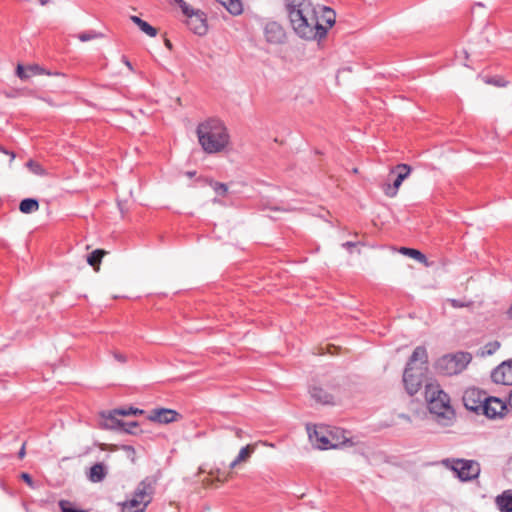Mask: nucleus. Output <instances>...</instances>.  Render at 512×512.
<instances>
[{"mask_svg":"<svg viewBox=\"0 0 512 512\" xmlns=\"http://www.w3.org/2000/svg\"><path fill=\"white\" fill-rule=\"evenodd\" d=\"M294 32L305 40L323 38L335 22V13L326 6L314 5L311 0H285Z\"/></svg>","mask_w":512,"mask_h":512,"instance_id":"1","label":"nucleus"},{"mask_svg":"<svg viewBox=\"0 0 512 512\" xmlns=\"http://www.w3.org/2000/svg\"><path fill=\"white\" fill-rule=\"evenodd\" d=\"M196 134L200 146L208 154L220 153L230 143L228 129L218 118H208L199 123Z\"/></svg>","mask_w":512,"mask_h":512,"instance_id":"2","label":"nucleus"},{"mask_svg":"<svg viewBox=\"0 0 512 512\" xmlns=\"http://www.w3.org/2000/svg\"><path fill=\"white\" fill-rule=\"evenodd\" d=\"M425 398L428 409L434 415L435 421L442 427H449L454 423L455 411L450 405V398L439 384L429 383L425 386Z\"/></svg>","mask_w":512,"mask_h":512,"instance_id":"3","label":"nucleus"},{"mask_svg":"<svg viewBox=\"0 0 512 512\" xmlns=\"http://www.w3.org/2000/svg\"><path fill=\"white\" fill-rule=\"evenodd\" d=\"M427 350L423 346L414 349L403 373V383L409 395L416 394L422 387L428 370Z\"/></svg>","mask_w":512,"mask_h":512,"instance_id":"4","label":"nucleus"},{"mask_svg":"<svg viewBox=\"0 0 512 512\" xmlns=\"http://www.w3.org/2000/svg\"><path fill=\"white\" fill-rule=\"evenodd\" d=\"M306 430L312 445L321 450L338 448L349 441L347 437H344L343 441L335 440V435L329 432L325 426L307 424Z\"/></svg>","mask_w":512,"mask_h":512,"instance_id":"5","label":"nucleus"},{"mask_svg":"<svg viewBox=\"0 0 512 512\" xmlns=\"http://www.w3.org/2000/svg\"><path fill=\"white\" fill-rule=\"evenodd\" d=\"M471 355L466 352L442 356L436 363L437 369L445 375H454L462 372L471 362Z\"/></svg>","mask_w":512,"mask_h":512,"instance_id":"6","label":"nucleus"},{"mask_svg":"<svg viewBox=\"0 0 512 512\" xmlns=\"http://www.w3.org/2000/svg\"><path fill=\"white\" fill-rule=\"evenodd\" d=\"M452 470L463 481L476 478L480 473V466L476 461L457 459L453 461Z\"/></svg>","mask_w":512,"mask_h":512,"instance_id":"7","label":"nucleus"},{"mask_svg":"<svg viewBox=\"0 0 512 512\" xmlns=\"http://www.w3.org/2000/svg\"><path fill=\"white\" fill-rule=\"evenodd\" d=\"M154 489L150 481L147 479L141 481L137 488L135 489L133 493V498L138 500L140 502V508L139 510H136V512H145L146 507L151 503L152 501V495H153Z\"/></svg>","mask_w":512,"mask_h":512,"instance_id":"8","label":"nucleus"},{"mask_svg":"<svg viewBox=\"0 0 512 512\" xmlns=\"http://www.w3.org/2000/svg\"><path fill=\"white\" fill-rule=\"evenodd\" d=\"M392 172H397V177L393 184H386L384 193L388 197H395L402 182L410 175L411 167L407 164H398Z\"/></svg>","mask_w":512,"mask_h":512,"instance_id":"9","label":"nucleus"},{"mask_svg":"<svg viewBox=\"0 0 512 512\" xmlns=\"http://www.w3.org/2000/svg\"><path fill=\"white\" fill-rule=\"evenodd\" d=\"M486 397L487 395L485 393L478 389L471 388L464 392L463 402L467 409L478 412L483 410V400H486Z\"/></svg>","mask_w":512,"mask_h":512,"instance_id":"10","label":"nucleus"},{"mask_svg":"<svg viewBox=\"0 0 512 512\" xmlns=\"http://www.w3.org/2000/svg\"><path fill=\"white\" fill-rule=\"evenodd\" d=\"M491 378L496 384L512 385V359L498 365L492 371Z\"/></svg>","mask_w":512,"mask_h":512,"instance_id":"11","label":"nucleus"},{"mask_svg":"<svg viewBox=\"0 0 512 512\" xmlns=\"http://www.w3.org/2000/svg\"><path fill=\"white\" fill-rule=\"evenodd\" d=\"M482 412L491 419L500 418L507 409L506 404L497 397H486Z\"/></svg>","mask_w":512,"mask_h":512,"instance_id":"12","label":"nucleus"},{"mask_svg":"<svg viewBox=\"0 0 512 512\" xmlns=\"http://www.w3.org/2000/svg\"><path fill=\"white\" fill-rule=\"evenodd\" d=\"M180 418L181 415L177 411L167 408L153 409L148 416L150 421L161 424H169Z\"/></svg>","mask_w":512,"mask_h":512,"instance_id":"13","label":"nucleus"},{"mask_svg":"<svg viewBox=\"0 0 512 512\" xmlns=\"http://www.w3.org/2000/svg\"><path fill=\"white\" fill-rule=\"evenodd\" d=\"M187 25L197 35H204L207 32L205 15L200 10H196L187 17Z\"/></svg>","mask_w":512,"mask_h":512,"instance_id":"14","label":"nucleus"},{"mask_svg":"<svg viewBox=\"0 0 512 512\" xmlns=\"http://www.w3.org/2000/svg\"><path fill=\"white\" fill-rule=\"evenodd\" d=\"M118 414H114V410L109 412L108 414L102 413L101 416L103 418V422L101 426L105 429H120L124 427L126 424L124 421L119 420L116 416Z\"/></svg>","mask_w":512,"mask_h":512,"instance_id":"15","label":"nucleus"},{"mask_svg":"<svg viewBox=\"0 0 512 512\" xmlns=\"http://www.w3.org/2000/svg\"><path fill=\"white\" fill-rule=\"evenodd\" d=\"M107 475V469L103 463L94 464L88 473V479L93 483L102 482Z\"/></svg>","mask_w":512,"mask_h":512,"instance_id":"16","label":"nucleus"},{"mask_svg":"<svg viewBox=\"0 0 512 512\" xmlns=\"http://www.w3.org/2000/svg\"><path fill=\"white\" fill-rule=\"evenodd\" d=\"M42 73H44V70L37 65L25 68L21 64H18L16 68V74L21 80H27L33 75Z\"/></svg>","mask_w":512,"mask_h":512,"instance_id":"17","label":"nucleus"},{"mask_svg":"<svg viewBox=\"0 0 512 512\" xmlns=\"http://www.w3.org/2000/svg\"><path fill=\"white\" fill-rule=\"evenodd\" d=\"M311 397L320 404H333V397L324 391L321 387H312L310 390Z\"/></svg>","mask_w":512,"mask_h":512,"instance_id":"18","label":"nucleus"},{"mask_svg":"<svg viewBox=\"0 0 512 512\" xmlns=\"http://www.w3.org/2000/svg\"><path fill=\"white\" fill-rule=\"evenodd\" d=\"M496 504L501 511L512 512V491H505L497 496Z\"/></svg>","mask_w":512,"mask_h":512,"instance_id":"19","label":"nucleus"},{"mask_svg":"<svg viewBox=\"0 0 512 512\" xmlns=\"http://www.w3.org/2000/svg\"><path fill=\"white\" fill-rule=\"evenodd\" d=\"M254 450H255V445L249 444V445L243 447L239 451L237 457L230 463L229 467L231 469H233L241 462L247 461L250 458V456L252 455V453L254 452Z\"/></svg>","mask_w":512,"mask_h":512,"instance_id":"20","label":"nucleus"},{"mask_svg":"<svg viewBox=\"0 0 512 512\" xmlns=\"http://www.w3.org/2000/svg\"><path fill=\"white\" fill-rule=\"evenodd\" d=\"M227 9L232 15H240L243 12V5L240 0H216Z\"/></svg>","mask_w":512,"mask_h":512,"instance_id":"21","label":"nucleus"},{"mask_svg":"<svg viewBox=\"0 0 512 512\" xmlns=\"http://www.w3.org/2000/svg\"><path fill=\"white\" fill-rule=\"evenodd\" d=\"M130 20L136 24L139 29L150 37H155L157 35V29L152 27L148 22L142 20L138 16H130Z\"/></svg>","mask_w":512,"mask_h":512,"instance_id":"22","label":"nucleus"},{"mask_svg":"<svg viewBox=\"0 0 512 512\" xmlns=\"http://www.w3.org/2000/svg\"><path fill=\"white\" fill-rule=\"evenodd\" d=\"M265 33L269 42H279L283 36L281 28L275 23L267 25Z\"/></svg>","mask_w":512,"mask_h":512,"instance_id":"23","label":"nucleus"},{"mask_svg":"<svg viewBox=\"0 0 512 512\" xmlns=\"http://www.w3.org/2000/svg\"><path fill=\"white\" fill-rule=\"evenodd\" d=\"M107 254V251L103 249H96L92 253H90L87 257V262L90 266L94 267L95 271H99V265L104 255Z\"/></svg>","mask_w":512,"mask_h":512,"instance_id":"24","label":"nucleus"},{"mask_svg":"<svg viewBox=\"0 0 512 512\" xmlns=\"http://www.w3.org/2000/svg\"><path fill=\"white\" fill-rule=\"evenodd\" d=\"M19 209L25 214L33 213L39 209V203L36 199L26 198L20 202Z\"/></svg>","mask_w":512,"mask_h":512,"instance_id":"25","label":"nucleus"},{"mask_svg":"<svg viewBox=\"0 0 512 512\" xmlns=\"http://www.w3.org/2000/svg\"><path fill=\"white\" fill-rule=\"evenodd\" d=\"M399 251L403 255H407V256L417 260L420 263L427 264L426 256L422 252H420L419 250L412 249V248H407V247H401Z\"/></svg>","mask_w":512,"mask_h":512,"instance_id":"26","label":"nucleus"},{"mask_svg":"<svg viewBox=\"0 0 512 512\" xmlns=\"http://www.w3.org/2000/svg\"><path fill=\"white\" fill-rule=\"evenodd\" d=\"M139 509H141L140 502L133 497L122 503V512H136Z\"/></svg>","mask_w":512,"mask_h":512,"instance_id":"27","label":"nucleus"},{"mask_svg":"<svg viewBox=\"0 0 512 512\" xmlns=\"http://www.w3.org/2000/svg\"><path fill=\"white\" fill-rule=\"evenodd\" d=\"M26 166L35 175L43 176V175L46 174V170L38 162H35L33 160H29L26 163Z\"/></svg>","mask_w":512,"mask_h":512,"instance_id":"28","label":"nucleus"},{"mask_svg":"<svg viewBox=\"0 0 512 512\" xmlns=\"http://www.w3.org/2000/svg\"><path fill=\"white\" fill-rule=\"evenodd\" d=\"M210 186L218 196L225 197L228 194V186L224 183L210 181Z\"/></svg>","mask_w":512,"mask_h":512,"instance_id":"29","label":"nucleus"},{"mask_svg":"<svg viewBox=\"0 0 512 512\" xmlns=\"http://www.w3.org/2000/svg\"><path fill=\"white\" fill-rule=\"evenodd\" d=\"M143 413H144L143 410L138 409V408H133V407L120 408V409L114 410V414H118L120 416H129V415H136V414H143Z\"/></svg>","mask_w":512,"mask_h":512,"instance_id":"30","label":"nucleus"},{"mask_svg":"<svg viewBox=\"0 0 512 512\" xmlns=\"http://www.w3.org/2000/svg\"><path fill=\"white\" fill-rule=\"evenodd\" d=\"M59 507L62 512H87L85 510L76 508L71 502L67 500H61L59 502Z\"/></svg>","mask_w":512,"mask_h":512,"instance_id":"31","label":"nucleus"},{"mask_svg":"<svg viewBox=\"0 0 512 512\" xmlns=\"http://www.w3.org/2000/svg\"><path fill=\"white\" fill-rule=\"evenodd\" d=\"M77 37L80 41L86 42V41H90V40L102 37V34L96 32V31H87V32H82V33L78 34Z\"/></svg>","mask_w":512,"mask_h":512,"instance_id":"32","label":"nucleus"},{"mask_svg":"<svg viewBox=\"0 0 512 512\" xmlns=\"http://www.w3.org/2000/svg\"><path fill=\"white\" fill-rule=\"evenodd\" d=\"M499 347H500V343L498 341H493V342L487 343L484 346L482 354L483 355H492L499 349Z\"/></svg>","mask_w":512,"mask_h":512,"instance_id":"33","label":"nucleus"},{"mask_svg":"<svg viewBox=\"0 0 512 512\" xmlns=\"http://www.w3.org/2000/svg\"><path fill=\"white\" fill-rule=\"evenodd\" d=\"M448 301L453 308L471 307L473 305L472 301H465V300H458V299H449Z\"/></svg>","mask_w":512,"mask_h":512,"instance_id":"34","label":"nucleus"},{"mask_svg":"<svg viewBox=\"0 0 512 512\" xmlns=\"http://www.w3.org/2000/svg\"><path fill=\"white\" fill-rule=\"evenodd\" d=\"M484 82L486 84H491L497 87H505L507 85V82L502 78L486 77Z\"/></svg>","mask_w":512,"mask_h":512,"instance_id":"35","label":"nucleus"},{"mask_svg":"<svg viewBox=\"0 0 512 512\" xmlns=\"http://www.w3.org/2000/svg\"><path fill=\"white\" fill-rule=\"evenodd\" d=\"M175 2L179 5L182 12L189 17L190 14L195 13L196 10L189 7V5L184 0H175Z\"/></svg>","mask_w":512,"mask_h":512,"instance_id":"36","label":"nucleus"},{"mask_svg":"<svg viewBox=\"0 0 512 512\" xmlns=\"http://www.w3.org/2000/svg\"><path fill=\"white\" fill-rule=\"evenodd\" d=\"M125 426L124 427H121L120 430L126 432V433H130V434H134V428H137L138 427V423L136 421H132V422H125Z\"/></svg>","mask_w":512,"mask_h":512,"instance_id":"37","label":"nucleus"},{"mask_svg":"<svg viewBox=\"0 0 512 512\" xmlns=\"http://www.w3.org/2000/svg\"><path fill=\"white\" fill-rule=\"evenodd\" d=\"M114 359L122 364L127 362V356L119 351H112L111 352Z\"/></svg>","mask_w":512,"mask_h":512,"instance_id":"38","label":"nucleus"},{"mask_svg":"<svg viewBox=\"0 0 512 512\" xmlns=\"http://www.w3.org/2000/svg\"><path fill=\"white\" fill-rule=\"evenodd\" d=\"M21 479H23L30 487H34L33 479L28 473H22Z\"/></svg>","mask_w":512,"mask_h":512,"instance_id":"39","label":"nucleus"},{"mask_svg":"<svg viewBox=\"0 0 512 512\" xmlns=\"http://www.w3.org/2000/svg\"><path fill=\"white\" fill-rule=\"evenodd\" d=\"M0 152L4 153L5 155H8L10 157L9 163L11 164L13 160L15 159V153L12 151H8L0 146Z\"/></svg>","mask_w":512,"mask_h":512,"instance_id":"40","label":"nucleus"},{"mask_svg":"<svg viewBox=\"0 0 512 512\" xmlns=\"http://www.w3.org/2000/svg\"><path fill=\"white\" fill-rule=\"evenodd\" d=\"M234 433H235V436L239 439L242 438L243 436V430L240 429V428H230Z\"/></svg>","mask_w":512,"mask_h":512,"instance_id":"41","label":"nucleus"},{"mask_svg":"<svg viewBox=\"0 0 512 512\" xmlns=\"http://www.w3.org/2000/svg\"><path fill=\"white\" fill-rule=\"evenodd\" d=\"M25 454H26V452H25V444H23V445H22V447H21V449H20V450H19V452H18V457H19L20 459H22V458H24Z\"/></svg>","mask_w":512,"mask_h":512,"instance_id":"42","label":"nucleus"},{"mask_svg":"<svg viewBox=\"0 0 512 512\" xmlns=\"http://www.w3.org/2000/svg\"><path fill=\"white\" fill-rule=\"evenodd\" d=\"M123 63L130 69V70H133V67H132V64L131 62L126 58V57H123Z\"/></svg>","mask_w":512,"mask_h":512,"instance_id":"43","label":"nucleus"},{"mask_svg":"<svg viewBox=\"0 0 512 512\" xmlns=\"http://www.w3.org/2000/svg\"><path fill=\"white\" fill-rule=\"evenodd\" d=\"M123 449H124V450H126V451H128V452H131V453H134V452H135V451H134V448H133L132 446H128V445H127V446H124V447H123Z\"/></svg>","mask_w":512,"mask_h":512,"instance_id":"44","label":"nucleus"},{"mask_svg":"<svg viewBox=\"0 0 512 512\" xmlns=\"http://www.w3.org/2000/svg\"><path fill=\"white\" fill-rule=\"evenodd\" d=\"M165 46L170 50L172 49V43L170 42V40L165 39Z\"/></svg>","mask_w":512,"mask_h":512,"instance_id":"45","label":"nucleus"},{"mask_svg":"<svg viewBox=\"0 0 512 512\" xmlns=\"http://www.w3.org/2000/svg\"><path fill=\"white\" fill-rule=\"evenodd\" d=\"M343 246L346 248H350V247H352V242L347 241L346 243L343 244Z\"/></svg>","mask_w":512,"mask_h":512,"instance_id":"46","label":"nucleus"},{"mask_svg":"<svg viewBox=\"0 0 512 512\" xmlns=\"http://www.w3.org/2000/svg\"><path fill=\"white\" fill-rule=\"evenodd\" d=\"M509 404L512 406V389L509 392V398H508Z\"/></svg>","mask_w":512,"mask_h":512,"instance_id":"47","label":"nucleus"},{"mask_svg":"<svg viewBox=\"0 0 512 512\" xmlns=\"http://www.w3.org/2000/svg\"><path fill=\"white\" fill-rule=\"evenodd\" d=\"M186 174H187V176H188V177H190V178H191V177H193L196 173H195V171H189V172H187Z\"/></svg>","mask_w":512,"mask_h":512,"instance_id":"48","label":"nucleus"},{"mask_svg":"<svg viewBox=\"0 0 512 512\" xmlns=\"http://www.w3.org/2000/svg\"><path fill=\"white\" fill-rule=\"evenodd\" d=\"M41 5H46L49 0H38Z\"/></svg>","mask_w":512,"mask_h":512,"instance_id":"49","label":"nucleus"},{"mask_svg":"<svg viewBox=\"0 0 512 512\" xmlns=\"http://www.w3.org/2000/svg\"><path fill=\"white\" fill-rule=\"evenodd\" d=\"M401 417L404 418V419H407V420L409 419V417H407L405 415H401Z\"/></svg>","mask_w":512,"mask_h":512,"instance_id":"50","label":"nucleus"},{"mask_svg":"<svg viewBox=\"0 0 512 512\" xmlns=\"http://www.w3.org/2000/svg\"><path fill=\"white\" fill-rule=\"evenodd\" d=\"M323 220H324L325 222H329V223L331 222V220L326 219V218H324Z\"/></svg>","mask_w":512,"mask_h":512,"instance_id":"51","label":"nucleus"},{"mask_svg":"<svg viewBox=\"0 0 512 512\" xmlns=\"http://www.w3.org/2000/svg\"><path fill=\"white\" fill-rule=\"evenodd\" d=\"M510 462L512 463V457L510 458Z\"/></svg>","mask_w":512,"mask_h":512,"instance_id":"52","label":"nucleus"}]
</instances>
